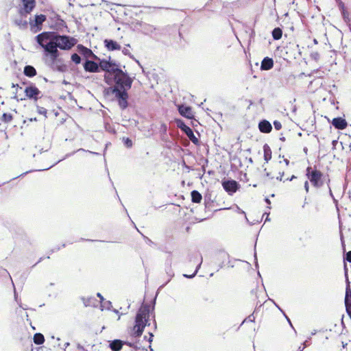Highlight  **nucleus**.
I'll use <instances>...</instances> for the list:
<instances>
[{
  "label": "nucleus",
  "instance_id": "obj_1",
  "mask_svg": "<svg viewBox=\"0 0 351 351\" xmlns=\"http://www.w3.org/2000/svg\"><path fill=\"white\" fill-rule=\"evenodd\" d=\"M36 40L38 45L43 48L45 55L49 56L51 62L55 64L60 56V52L54 39L51 35V32H44L38 34L36 36Z\"/></svg>",
  "mask_w": 351,
  "mask_h": 351
},
{
  "label": "nucleus",
  "instance_id": "obj_2",
  "mask_svg": "<svg viewBox=\"0 0 351 351\" xmlns=\"http://www.w3.org/2000/svg\"><path fill=\"white\" fill-rule=\"evenodd\" d=\"M114 95L118 101L119 108L121 110H125L128 106L129 95L125 90H119L117 86H110L104 90V96L106 99H110L111 97Z\"/></svg>",
  "mask_w": 351,
  "mask_h": 351
},
{
  "label": "nucleus",
  "instance_id": "obj_3",
  "mask_svg": "<svg viewBox=\"0 0 351 351\" xmlns=\"http://www.w3.org/2000/svg\"><path fill=\"white\" fill-rule=\"evenodd\" d=\"M115 75L114 77V86H117L120 90H128L131 88L133 80L129 76L128 73L124 72L121 69L117 67L114 70Z\"/></svg>",
  "mask_w": 351,
  "mask_h": 351
},
{
  "label": "nucleus",
  "instance_id": "obj_4",
  "mask_svg": "<svg viewBox=\"0 0 351 351\" xmlns=\"http://www.w3.org/2000/svg\"><path fill=\"white\" fill-rule=\"evenodd\" d=\"M156 302V299L153 301V306L152 311L154 309V305ZM150 305L145 304H143L142 306L139 308L136 317H135V325L136 327H141V326H143L144 328L147 325H149L148 324L149 317L150 316V314L152 313L151 312Z\"/></svg>",
  "mask_w": 351,
  "mask_h": 351
},
{
  "label": "nucleus",
  "instance_id": "obj_5",
  "mask_svg": "<svg viewBox=\"0 0 351 351\" xmlns=\"http://www.w3.org/2000/svg\"><path fill=\"white\" fill-rule=\"evenodd\" d=\"M51 35L54 39L58 48L62 50H69L77 43V40L75 38L66 35H60L55 32H51Z\"/></svg>",
  "mask_w": 351,
  "mask_h": 351
},
{
  "label": "nucleus",
  "instance_id": "obj_6",
  "mask_svg": "<svg viewBox=\"0 0 351 351\" xmlns=\"http://www.w3.org/2000/svg\"><path fill=\"white\" fill-rule=\"evenodd\" d=\"M306 176L312 184L316 188L321 187L324 184V182L322 180L323 173L319 170H313L311 167H308L306 169Z\"/></svg>",
  "mask_w": 351,
  "mask_h": 351
},
{
  "label": "nucleus",
  "instance_id": "obj_7",
  "mask_svg": "<svg viewBox=\"0 0 351 351\" xmlns=\"http://www.w3.org/2000/svg\"><path fill=\"white\" fill-rule=\"evenodd\" d=\"M176 123L177 127L180 128L183 132H184V134L193 143L196 145H199V139L195 136L193 131L190 127L187 126L181 119H176Z\"/></svg>",
  "mask_w": 351,
  "mask_h": 351
},
{
  "label": "nucleus",
  "instance_id": "obj_8",
  "mask_svg": "<svg viewBox=\"0 0 351 351\" xmlns=\"http://www.w3.org/2000/svg\"><path fill=\"white\" fill-rule=\"evenodd\" d=\"M97 60L99 61V71L101 70L105 72L114 73L116 68L119 67V64L115 61L111 60L110 57H109L108 60L100 58Z\"/></svg>",
  "mask_w": 351,
  "mask_h": 351
},
{
  "label": "nucleus",
  "instance_id": "obj_9",
  "mask_svg": "<svg viewBox=\"0 0 351 351\" xmlns=\"http://www.w3.org/2000/svg\"><path fill=\"white\" fill-rule=\"evenodd\" d=\"M23 7L19 8L21 16L27 17L36 7V0H22Z\"/></svg>",
  "mask_w": 351,
  "mask_h": 351
},
{
  "label": "nucleus",
  "instance_id": "obj_10",
  "mask_svg": "<svg viewBox=\"0 0 351 351\" xmlns=\"http://www.w3.org/2000/svg\"><path fill=\"white\" fill-rule=\"evenodd\" d=\"M46 16L45 14H37L35 16L34 20L29 21V25L32 30L34 32L40 31L42 29V24L46 20Z\"/></svg>",
  "mask_w": 351,
  "mask_h": 351
},
{
  "label": "nucleus",
  "instance_id": "obj_11",
  "mask_svg": "<svg viewBox=\"0 0 351 351\" xmlns=\"http://www.w3.org/2000/svg\"><path fill=\"white\" fill-rule=\"evenodd\" d=\"M222 186L223 189L230 195L234 193L239 188V184L233 180L223 181Z\"/></svg>",
  "mask_w": 351,
  "mask_h": 351
},
{
  "label": "nucleus",
  "instance_id": "obj_12",
  "mask_svg": "<svg viewBox=\"0 0 351 351\" xmlns=\"http://www.w3.org/2000/svg\"><path fill=\"white\" fill-rule=\"evenodd\" d=\"M77 51L86 58V60H88V58H93V60H99V58L97 57L90 49L87 48L83 45L79 44L77 45Z\"/></svg>",
  "mask_w": 351,
  "mask_h": 351
},
{
  "label": "nucleus",
  "instance_id": "obj_13",
  "mask_svg": "<svg viewBox=\"0 0 351 351\" xmlns=\"http://www.w3.org/2000/svg\"><path fill=\"white\" fill-rule=\"evenodd\" d=\"M83 67L85 71L89 73H98L99 72V63L90 60H86L83 63Z\"/></svg>",
  "mask_w": 351,
  "mask_h": 351
},
{
  "label": "nucleus",
  "instance_id": "obj_14",
  "mask_svg": "<svg viewBox=\"0 0 351 351\" xmlns=\"http://www.w3.org/2000/svg\"><path fill=\"white\" fill-rule=\"evenodd\" d=\"M25 96L29 99L37 101L40 94L39 89L35 86H27L24 90Z\"/></svg>",
  "mask_w": 351,
  "mask_h": 351
},
{
  "label": "nucleus",
  "instance_id": "obj_15",
  "mask_svg": "<svg viewBox=\"0 0 351 351\" xmlns=\"http://www.w3.org/2000/svg\"><path fill=\"white\" fill-rule=\"evenodd\" d=\"M344 302L347 314L348 315H351V289L350 282H348L346 287V295Z\"/></svg>",
  "mask_w": 351,
  "mask_h": 351
},
{
  "label": "nucleus",
  "instance_id": "obj_16",
  "mask_svg": "<svg viewBox=\"0 0 351 351\" xmlns=\"http://www.w3.org/2000/svg\"><path fill=\"white\" fill-rule=\"evenodd\" d=\"M179 113L184 117L192 119L194 115L192 112V108L190 106L180 105L178 106Z\"/></svg>",
  "mask_w": 351,
  "mask_h": 351
},
{
  "label": "nucleus",
  "instance_id": "obj_17",
  "mask_svg": "<svg viewBox=\"0 0 351 351\" xmlns=\"http://www.w3.org/2000/svg\"><path fill=\"white\" fill-rule=\"evenodd\" d=\"M332 124L335 129L344 130L348 125L346 120L342 117H335L332 121Z\"/></svg>",
  "mask_w": 351,
  "mask_h": 351
},
{
  "label": "nucleus",
  "instance_id": "obj_18",
  "mask_svg": "<svg viewBox=\"0 0 351 351\" xmlns=\"http://www.w3.org/2000/svg\"><path fill=\"white\" fill-rule=\"evenodd\" d=\"M105 47L108 51H116L121 49V45L116 41L111 39H106L104 41Z\"/></svg>",
  "mask_w": 351,
  "mask_h": 351
},
{
  "label": "nucleus",
  "instance_id": "obj_19",
  "mask_svg": "<svg viewBox=\"0 0 351 351\" xmlns=\"http://www.w3.org/2000/svg\"><path fill=\"white\" fill-rule=\"evenodd\" d=\"M258 129L263 133H269L272 130V126L269 121L263 119L259 122Z\"/></svg>",
  "mask_w": 351,
  "mask_h": 351
},
{
  "label": "nucleus",
  "instance_id": "obj_20",
  "mask_svg": "<svg viewBox=\"0 0 351 351\" xmlns=\"http://www.w3.org/2000/svg\"><path fill=\"white\" fill-rule=\"evenodd\" d=\"M274 66V60L272 58L265 57L261 62V69L262 71H268Z\"/></svg>",
  "mask_w": 351,
  "mask_h": 351
},
{
  "label": "nucleus",
  "instance_id": "obj_21",
  "mask_svg": "<svg viewBox=\"0 0 351 351\" xmlns=\"http://www.w3.org/2000/svg\"><path fill=\"white\" fill-rule=\"evenodd\" d=\"M124 344L125 341L114 339L110 342L109 347L112 351H120Z\"/></svg>",
  "mask_w": 351,
  "mask_h": 351
},
{
  "label": "nucleus",
  "instance_id": "obj_22",
  "mask_svg": "<svg viewBox=\"0 0 351 351\" xmlns=\"http://www.w3.org/2000/svg\"><path fill=\"white\" fill-rule=\"evenodd\" d=\"M26 17L20 15V18L14 20V24L20 29H25L27 28L28 22L25 19Z\"/></svg>",
  "mask_w": 351,
  "mask_h": 351
},
{
  "label": "nucleus",
  "instance_id": "obj_23",
  "mask_svg": "<svg viewBox=\"0 0 351 351\" xmlns=\"http://www.w3.org/2000/svg\"><path fill=\"white\" fill-rule=\"evenodd\" d=\"M23 73L25 75L29 77H32L36 75V70L34 66L31 65H27L24 67Z\"/></svg>",
  "mask_w": 351,
  "mask_h": 351
},
{
  "label": "nucleus",
  "instance_id": "obj_24",
  "mask_svg": "<svg viewBox=\"0 0 351 351\" xmlns=\"http://www.w3.org/2000/svg\"><path fill=\"white\" fill-rule=\"evenodd\" d=\"M51 64L53 69H56L57 71L60 72H65L66 71V66L61 63L60 59L57 58V62L55 64H53L51 62Z\"/></svg>",
  "mask_w": 351,
  "mask_h": 351
},
{
  "label": "nucleus",
  "instance_id": "obj_25",
  "mask_svg": "<svg viewBox=\"0 0 351 351\" xmlns=\"http://www.w3.org/2000/svg\"><path fill=\"white\" fill-rule=\"evenodd\" d=\"M263 152L264 160L266 161V162H268L269 160H270L271 158V150L267 144H265L263 145Z\"/></svg>",
  "mask_w": 351,
  "mask_h": 351
},
{
  "label": "nucleus",
  "instance_id": "obj_26",
  "mask_svg": "<svg viewBox=\"0 0 351 351\" xmlns=\"http://www.w3.org/2000/svg\"><path fill=\"white\" fill-rule=\"evenodd\" d=\"M191 200L193 203H200L202 199V196L200 193L196 190H193L191 193Z\"/></svg>",
  "mask_w": 351,
  "mask_h": 351
},
{
  "label": "nucleus",
  "instance_id": "obj_27",
  "mask_svg": "<svg viewBox=\"0 0 351 351\" xmlns=\"http://www.w3.org/2000/svg\"><path fill=\"white\" fill-rule=\"evenodd\" d=\"M82 300L85 306H95L97 302V300L94 298H82Z\"/></svg>",
  "mask_w": 351,
  "mask_h": 351
},
{
  "label": "nucleus",
  "instance_id": "obj_28",
  "mask_svg": "<svg viewBox=\"0 0 351 351\" xmlns=\"http://www.w3.org/2000/svg\"><path fill=\"white\" fill-rule=\"evenodd\" d=\"M115 73L106 72L104 75V81L108 85H112L114 83V77Z\"/></svg>",
  "mask_w": 351,
  "mask_h": 351
},
{
  "label": "nucleus",
  "instance_id": "obj_29",
  "mask_svg": "<svg viewBox=\"0 0 351 351\" xmlns=\"http://www.w3.org/2000/svg\"><path fill=\"white\" fill-rule=\"evenodd\" d=\"M274 40H278L282 38V31L280 27H275L271 32Z\"/></svg>",
  "mask_w": 351,
  "mask_h": 351
},
{
  "label": "nucleus",
  "instance_id": "obj_30",
  "mask_svg": "<svg viewBox=\"0 0 351 351\" xmlns=\"http://www.w3.org/2000/svg\"><path fill=\"white\" fill-rule=\"evenodd\" d=\"M33 339H34V343L36 345H41L45 341V337H44L43 335L41 333H39V332L36 333L34 335Z\"/></svg>",
  "mask_w": 351,
  "mask_h": 351
},
{
  "label": "nucleus",
  "instance_id": "obj_31",
  "mask_svg": "<svg viewBox=\"0 0 351 351\" xmlns=\"http://www.w3.org/2000/svg\"><path fill=\"white\" fill-rule=\"evenodd\" d=\"M137 328V331H132L130 335L134 337H139L142 335L144 331V326H141V327H136L134 326V329Z\"/></svg>",
  "mask_w": 351,
  "mask_h": 351
},
{
  "label": "nucleus",
  "instance_id": "obj_32",
  "mask_svg": "<svg viewBox=\"0 0 351 351\" xmlns=\"http://www.w3.org/2000/svg\"><path fill=\"white\" fill-rule=\"evenodd\" d=\"M165 271H166L167 276H169V279L165 284L160 286V288L164 287L171 280V279L174 276V273L171 269V267H165Z\"/></svg>",
  "mask_w": 351,
  "mask_h": 351
},
{
  "label": "nucleus",
  "instance_id": "obj_33",
  "mask_svg": "<svg viewBox=\"0 0 351 351\" xmlns=\"http://www.w3.org/2000/svg\"><path fill=\"white\" fill-rule=\"evenodd\" d=\"M101 302V310L103 311L104 309L110 310L112 308V302L109 300H103L100 301Z\"/></svg>",
  "mask_w": 351,
  "mask_h": 351
},
{
  "label": "nucleus",
  "instance_id": "obj_34",
  "mask_svg": "<svg viewBox=\"0 0 351 351\" xmlns=\"http://www.w3.org/2000/svg\"><path fill=\"white\" fill-rule=\"evenodd\" d=\"M12 119H13V117L11 114L3 113L1 117V121L4 123H10L12 121Z\"/></svg>",
  "mask_w": 351,
  "mask_h": 351
},
{
  "label": "nucleus",
  "instance_id": "obj_35",
  "mask_svg": "<svg viewBox=\"0 0 351 351\" xmlns=\"http://www.w3.org/2000/svg\"><path fill=\"white\" fill-rule=\"evenodd\" d=\"M341 13V15H342L344 22L346 24H349V23H350L351 19L350 18V14H349L348 11L346 10L343 11Z\"/></svg>",
  "mask_w": 351,
  "mask_h": 351
},
{
  "label": "nucleus",
  "instance_id": "obj_36",
  "mask_svg": "<svg viewBox=\"0 0 351 351\" xmlns=\"http://www.w3.org/2000/svg\"><path fill=\"white\" fill-rule=\"evenodd\" d=\"M0 276H5L9 278V279L11 280L12 285H14L13 281L12 280L11 276L10 275L9 272L7 269L3 268L2 267H0Z\"/></svg>",
  "mask_w": 351,
  "mask_h": 351
},
{
  "label": "nucleus",
  "instance_id": "obj_37",
  "mask_svg": "<svg viewBox=\"0 0 351 351\" xmlns=\"http://www.w3.org/2000/svg\"><path fill=\"white\" fill-rule=\"evenodd\" d=\"M71 59L76 64H79L82 61L81 57L75 53L71 55Z\"/></svg>",
  "mask_w": 351,
  "mask_h": 351
},
{
  "label": "nucleus",
  "instance_id": "obj_38",
  "mask_svg": "<svg viewBox=\"0 0 351 351\" xmlns=\"http://www.w3.org/2000/svg\"><path fill=\"white\" fill-rule=\"evenodd\" d=\"M168 256L166 258L165 261V267H171L172 262H173V258H172V253L169 252Z\"/></svg>",
  "mask_w": 351,
  "mask_h": 351
},
{
  "label": "nucleus",
  "instance_id": "obj_39",
  "mask_svg": "<svg viewBox=\"0 0 351 351\" xmlns=\"http://www.w3.org/2000/svg\"><path fill=\"white\" fill-rule=\"evenodd\" d=\"M123 142L124 143V145L126 147L130 148V147H132L133 143H132V141L130 138L123 137Z\"/></svg>",
  "mask_w": 351,
  "mask_h": 351
},
{
  "label": "nucleus",
  "instance_id": "obj_40",
  "mask_svg": "<svg viewBox=\"0 0 351 351\" xmlns=\"http://www.w3.org/2000/svg\"><path fill=\"white\" fill-rule=\"evenodd\" d=\"M36 108H37V112L40 114H43L44 115L45 117H47V110L46 108H43V107H41V106H36Z\"/></svg>",
  "mask_w": 351,
  "mask_h": 351
},
{
  "label": "nucleus",
  "instance_id": "obj_41",
  "mask_svg": "<svg viewBox=\"0 0 351 351\" xmlns=\"http://www.w3.org/2000/svg\"><path fill=\"white\" fill-rule=\"evenodd\" d=\"M310 58L312 60L317 62L319 60L320 56H319V53L317 51H312L310 53Z\"/></svg>",
  "mask_w": 351,
  "mask_h": 351
},
{
  "label": "nucleus",
  "instance_id": "obj_42",
  "mask_svg": "<svg viewBox=\"0 0 351 351\" xmlns=\"http://www.w3.org/2000/svg\"><path fill=\"white\" fill-rule=\"evenodd\" d=\"M200 266H201V263L197 266V267H196V269H195V271H194V273L193 274H191V275L183 274V276L184 278H194L196 276V274H197V273Z\"/></svg>",
  "mask_w": 351,
  "mask_h": 351
},
{
  "label": "nucleus",
  "instance_id": "obj_43",
  "mask_svg": "<svg viewBox=\"0 0 351 351\" xmlns=\"http://www.w3.org/2000/svg\"><path fill=\"white\" fill-rule=\"evenodd\" d=\"M125 344L128 345V346L135 349L136 350H138L141 349V347L138 346L136 343H132L129 341H125Z\"/></svg>",
  "mask_w": 351,
  "mask_h": 351
},
{
  "label": "nucleus",
  "instance_id": "obj_44",
  "mask_svg": "<svg viewBox=\"0 0 351 351\" xmlns=\"http://www.w3.org/2000/svg\"><path fill=\"white\" fill-rule=\"evenodd\" d=\"M122 53L125 56H128L131 59H134V56L130 53L128 49L124 47L122 50Z\"/></svg>",
  "mask_w": 351,
  "mask_h": 351
},
{
  "label": "nucleus",
  "instance_id": "obj_45",
  "mask_svg": "<svg viewBox=\"0 0 351 351\" xmlns=\"http://www.w3.org/2000/svg\"><path fill=\"white\" fill-rule=\"evenodd\" d=\"M266 178H269L270 180H272L274 178L271 176V173L269 172H267L266 168L264 169V173L263 174V179L264 181H266Z\"/></svg>",
  "mask_w": 351,
  "mask_h": 351
},
{
  "label": "nucleus",
  "instance_id": "obj_46",
  "mask_svg": "<svg viewBox=\"0 0 351 351\" xmlns=\"http://www.w3.org/2000/svg\"><path fill=\"white\" fill-rule=\"evenodd\" d=\"M343 269H344V274H345V278H346V283L347 284L348 282H350V280L348 279V269L347 267V264L346 263L345 261H344Z\"/></svg>",
  "mask_w": 351,
  "mask_h": 351
},
{
  "label": "nucleus",
  "instance_id": "obj_47",
  "mask_svg": "<svg viewBox=\"0 0 351 351\" xmlns=\"http://www.w3.org/2000/svg\"><path fill=\"white\" fill-rule=\"evenodd\" d=\"M343 261H348L349 263H351V251H349L346 253L343 258Z\"/></svg>",
  "mask_w": 351,
  "mask_h": 351
},
{
  "label": "nucleus",
  "instance_id": "obj_48",
  "mask_svg": "<svg viewBox=\"0 0 351 351\" xmlns=\"http://www.w3.org/2000/svg\"><path fill=\"white\" fill-rule=\"evenodd\" d=\"M156 29V27L150 25H147L146 27H145V30H146L147 33H153Z\"/></svg>",
  "mask_w": 351,
  "mask_h": 351
},
{
  "label": "nucleus",
  "instance_id": "obj_49",
  "mask_svg": "<svg viewBox=\"0 0 351 351\" xmlns=\"http://www.w3.org/2000/svg\"><path fill=\"white\" fill-rule=\"evenodd\" d=\"M338 7L341 12H342L344 10H346L345 4L343 1H341V0H339V2L338 3Z\"/></svg>",
  "mask_w": 351,
  "mask_h": 351
},
{
  "label": "nucleus",
  "instance_id": "obj_50",
  "mask_svg": "<svg viewBox=\"0 0 351 351\" xmlns=\"http://www.w3.org/2000/svg\"><path fill=\"white\" fill-rule=\"evenodd\" d=\"M274 128L277 130H280L282 128V124L279 121H274Z\"/></svg>",
  "mask_w": 351,
  "mask_h": 351
},
{
  "label": "nucleus",
  "instance_id": "obj_51",
  "mask_svg": "<svg viewBox=\"0 0 351 351\" xmlns=\"http://www.w3.org/2000/svg\"><path fill=\"white\" fill-rule=\"evenodd\" d=\"M141 235L143 236V237L147 244H148L149 245H154V243L151 239H149L147 237L145 236L142 233H141Z\"/></svg>",
  "mask_w": 351,
  "mask_h": 351
},
{
  "label": "nucleus",
  "instance_id": "obj_52",
  "mask_svg": "<svg viewBox=\"0 0 351 351\" xmlns=\"http://www.w3.org/2000/svg\"><path fill=\"white\" fill-rule=\"evenodd\" d=\"M254 319H255V317H254V315H253V314H252V315H249L247 318H245V319H244V321L243 322V324L244 322H254Z\"/></svg>",
  "mask_w": 351,
  "mask_h": 351
},
{
  "label": "nucleus",
  "instance_id": "obj_53",
  "mask_svg": "<svg viewBox=\"0 0 351 351\" xmlns=\"http://www.w3.org/2000/svg\"><path fill=\"white\" fill-rule=\"evenodd\" d=\"M330 179H328L326 183H327V185H328V191H329V194H330V196L334 199L335 200V197H334V195L332 194V190L330 189Z\"/></svg>",
  "mask_w": 351,
  "mask_h": 351
},
{
  "label": "nucleus",
  "instance_id": "obj_54",
  "mask_svg": "<svg viewBox=\"0 0 351 351\" xmlns=\"http://www.w3.org/2000/svg\"><path fill=\"white\" fill-rule=\"evenodd\" d=\"M340 239H341V243L342 248H343V251L345 252L346 251V245H345V241H344V239H343V234L341 232V234H340Z\"/></svg>",
  "mask_w": 351,
  "mask_h": 351
},
{
  "label": "nucleus",
  "instance_id": "obj_55",
  "mask_svg": "<svg viewBox=\"0 0 351 351\" xmlns=\"http://www.w3.org/2000/svg\"><path fill=\"white\" fill-rule=\"evenodd\" d=\"M81 151H82V152H86L85 149H82V148H80V149H78L77 151L73 152H71V153H70V154H67L66 155V157H65V158H66V157H69V156H73L75 152H81Z\"/></svg>",
  "mask_w": 351,
  "mask_h": 351
},
{
  "label": "nucleus",
  "instance_id": "obj_56",
  "mask_svg": "<svg viewBox=\"0 0 351 351\" xmlns=\"http://www.w3.org/2000/svg\"><path fill=\"white\" fill-rule=\"evenodd\" d=\"M285 315V317H286L287 320V322L289 324V325L291 326V327L294 330L295 332H296V330H295V328H293L292 324H291V322L290 320V319L287 316V315L285 313L283 314Z\"/></svg>",
  "mask_w": 351,
  "mask_h": 351
},
{
  "label": "nucleus",
  "instance_id": "obj_57",
  "mask_svg": "<svg viewBox=\"0 0 351 351\" xmlns=\"http://www.w3.org/2000/svg\"><path fill=\"white\" fill-rule=\"evenodd\" d=\"M284 176V172H279V176L276 178V180L279 181H282V177Z\"/></svg>",
  "mask_w": 351,
  "mask_h": 351
},
{
  "label": "nucleus",
  "instance_id": "obj_58",
  "mask_svg": "<svg viewBox=\"0 0 351 351\" xmlns=\"http://www.w3.org/2000/svg\"><path fill=\"white\" fill-rule=\"evenodd\" d=\"M304 186L306 192L308 193V191H309V184H308V181H306L304 182Z\"/></svg>",
  "mask_w": 351,
  "mask_h": 351
},
{
  "label": "nucleus",
  "instance_id": "obj_59",
  "mask_svg": "<svg viewBox=\"0 0 351 351\" xmlns=\"http://www.w3.org/2000/svg\"><path fill=\"white\" fill-rule=\"evenodd\" d=\"M254 259H255V266H256V268H258V261H257V256H256V251L254 252Z\"/></svg>",
  "mask_w": 351,
  "mask_h": 351
},
{
  "label": "nucleus",
  "instance_id": "obj_60",
  "mask_svg": "<svg viewBox=\"0 0 351 351\" xmlns=\"http://www.w3.org/2000/svg\"><path fill=\"white\" fill-rule=\"evenodd\" d=\"M149 339H147V341H148V342H149V343H152V338H153V337H154V335H153L152 332H149Z\"/></svg>",
  "mask_w": 351,
  "mask_h": 351
},
{
  "label": "nucleus",
  "instance_id": "obj_61",
  "mask_svg": "<svg viewBox=\"0 0 351 351\" xmlns=\"http://www.w3.org/2000/svg\"><path fill=\"white\" fill-rule=\"evenodd\" d=\"M161 130H162L164 132H166L167 130V125L165 124H162L161 125Z\"/></svg>",
  "mask_w": 351,
  "mask_h": 351
},
{
  "label": "nucleus",
  "instance_id": "obj_62",
  "mask_svg": "<svg viewBox=\"0 0 351 351\" xmlns=\"http://www.w3.org/2000/svg\"><path fill=\"white\" fill-rule=\"evenodd\" d=\"M337 144V140H333L332 141V148L333 149H335V147H336Z\"/></svg>",
  "mask_w": 351,
  "mask_h": 351
},
{
  "label": "nucleus",
  "instance_id": "obj_63",
  "mask_svg": "<svg viewBox=\"0 0 351 351\" xmlns=\"http://www.w3.org/2000/svg\"><path fill=\"white\" fill-rule=\"evenodd\" d=\"M58 25L60 26H64L65 25V23L63 20L60 19L58 22Z\"/></svg>",
  "mask_w": 351,
  "mask_h": 351
},
{
  "label": "nucleus",
  "instance_id": "obj_64",
  "mask_svg": "<svg viewBox=\"0 0 351 351\" xmlns=\"http://www.w3.org/2000/svg\"><path fill=\"white\" fill-rule=\"evenodd\" d=\"M306 347V343H304V346H303V347L300 346V347L298 348V351H303V350H304V349Z\"/></svg>",
  "mask_w": 351,
  "mask_h": 351
}]
</instances>
